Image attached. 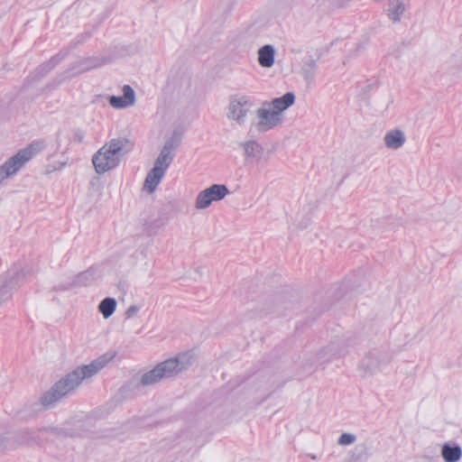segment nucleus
I'll return each instance as SVG.
<instances>
[{
	"label": "nucleus",
	"mask_w": 462,
	"mask_h": 462,
	"mask_svg": "<svg viewBox=\"0 0 462 462\" xmlns=\"http://www.w3.org/2000/svg\"><path fill=\"white\" fill-rule=\"evenodd\" d=\"M110 360L111 357L101 356L88 365L78 366L45 392L41 397V403L46 408L51 407L71 394L83 381L95 376L106 366Z\"/></svg>",
	"instance_id": "1"
},
{
	"label": "nucleus",
	"mask_w": 462,
	"mask_h": 462,
	"mask_svg": "<svg viewBox=\"0 0 462 462\" xmlns=\"http://www.w3.org/2000/svg\"><path fill=\"white\" fill-rule=\"evenodd\" d=\"M295 102V95L292 92H287L280 97H275L270 101H263L258 108L255 109L254 117L250 122L251 131L258 134H265L278 127H281L284 122V112Z\"/></svg>",
	"instance_id": "2"
},
{
	"label": "nucleus",
	"mask_w": 462,
	"mask_h": 462,
	"mask_svg": "<svg viewBox=\"0 0 462 462\" xmlns=\"http://www.w3.org/2000/svg\"><path fill=\"white\" fill-rule=\"evenodd\" d=\"M132 148L131 142L125 137L113 138L106 142L92 156L96 173L102 175L117 168Z\"/></svg>",
	"instance_id": "3"
},
{
	"label": "nucleus",
	"mask_w": 462,
	"mask_h": 462,
	"mask_svg": "<svg viewBox=\"0 0 462 462\" xmlns=\"http://www.w3.org/2000/svg\"><path fill=\"white\" fill-rule=\"evenodd\" d=\"M192 365V355L185 352L157 364L152 369L143 373L139 380L142 386H151L162 380L176 377Z\"/></svg>",
	"instance_id": "4"
},
{
	"label": "nucleus",
	"mask_w": 462,
	"mask_h": 462,
	"mask_svg": "<svg viewBox=\"0 0 462 462\" xmlns=\"http://www.w3.org/2000/svg\"><path fill=\"white\" fill-rule=\"evenodd\" d=\"M39 149L34 144H31L18 151L0 165V187L6 180L14 178L36 155Z\"/></svg>",
	"instance_id": "5"
},
{
	"label": "nucleus",
	"mask_w": 462,
	"mask_h": 462,
	"mask_svg": "<svg viewBox=\"0 0 462 462\" xmlns=\"http://www.w3.org/2000/svg\"><path fill=\"white\" fill-rule=\"evenodd\" d=\"M254 107V99L245 94L230 96L226 107V118L237 125H244Z\"/></svg>",
	"instance_id": "6"
},
{
	"label": "nucleus",
	"mask_w": 462,
	"mask_h": 462,
	"mask_svg": "<svg viewBox=\"0 0 462 462\" xmlns=\"http://www.w3.org/2000/svg\"><path fill=\"white\" fill-rule=\"evenodd\" d=\"M390 362L387 354L378 348L369 349L358 364V373L364 378L371 377L382 371L383 365Z\"/></svg>",
	"instance_id": "7"
},
{
	"label": "nucleus",
	"mask_w": 462,
	"mask_h": 462,
	"mask_svg": "<svg viewBox=\"0 0 462 462\" xmlns=\"http://www.w3.org/2000/svg\"><path fill=\"white\" fill-rule=\"evenodd\" d=\"M230 193L225 184H213L210 187L201 190L196 197L194 206L196 209L202 210L208 208L213 202L219 201Z\"/></svg>",
	"instance_id": "8"
},
{
	"label": "nucleus",
	"mask_w": 462,
	"mask_h": 462,
	"mask_svg": "<svg viewBox=\"0 0 462 462\" xmlns=\"http://www.w3.org/2000/svg\"><path fill=\"white\" fill-rule=\"evenodd\" d=\"M353 345L354 340L350 337L343 336L322 347L318 353V358L322 361H329L333 358L345 356Z\"/></svg>",
	"instance_id": "9"
},
{
	"label": "nucleus",
	"mask_w": 462,
	"mask_h": 462,
	"mask_svg": "<svg viewBox=\"0 0 462 462\" xmlns=\"http://www.w3.org/2000/svg\"><path fill=\"white\" fill-rule=\"evenodd\" d=\"M181 140V135L177 131H174L172 135L166 140L160 154L156 158L153 167L166 172L167 169L174 159V152L179 146Z\"/></svg>",
	"instance_id": "10"
},
{
	"label": "nucleus",
	"mask_w": 462,
	"mask_h": 462,
	"mask_svg": "<svg viewBox=\"0 0 462 462\" xmlns=\"http://www.w3.org/2000/svg\"><path fill=\"white\" fill-rule=\"evenodd\" d=\"M106 62V60L102 58L98 57H90V58H83L76 61L75 65L67 70L63 75L60 76L58 84L62 83L63 81L71 79L72 77L88 71L89 69L100 67Z\"/></svg>",
	"instance_id": "11"
},
{
	"label": "nucleus",
	"mask_w": 462,
	"mask_h": 462,
	"mask_svg": "<svg viewBox=\"0 0 462 462\" xmlns=\"http://www.w3.org/2000/svg\"><path fill=\"white\" fill-rule=\"evenodd\" d=\"M123 96H111L109 105L116 109L126 108L135 104V92L129 85H125L122 88Z\"/></svg>",
	"instance_id": "12"
},
{
	"label": "nucleus",
	"mask_w": 462,
	"mask_h": 462,
	"mask_svg": "<svg viewBox=\"0 0 462 462\" xmlns=\"http://www.w3.org/2000/svg\"><path fill=\"white\" fill-rule=\"evenodd\" d=\"M406 143V135L404 132L399 128L392 129L383 136V143L387 149L399 150Z\"/></svg>",
	"instance_id": "13"
},
{
	"label": "nucleus",
	"mask_w": 462,
	"mask_h": 462,
	"mask_svg": "<svg viewBox=\"0 0 462 462\" xmlns=\"http://www.w3.org/2000/svg\"><path fill=\"white\" fill-rule=\"evenodd\" d=\"M164 175V171L152 167L145 177L143 189L149 194L153 193L157 189L158 185L160 184V182L162 181Z\"/></svg>",
	"instance_id": "14"
},
{
	"label": "nucleus",
	"mask_w": 462,
	"mask_h": 462,
	"mask_svg": "<svg viewBox=\"0 0 462 462\" xmlns=\"http://www.w3.org/2000/svg\"><path fill=\"white\" fill-rule=\"evenodd\" d=\"M244 150V154L247 159H253L260 162L263 159L264 149L256 141L248 140L241 143Z\"/></svg>",
	"instance_id": "15"
},
{
	"label": "nucleus",
	"mask_w": 462,
	"mask_h": 462,
	"mask_svg": "<svg viewBox=\"0 0 462 462\" xmlns=\"http://www.w3.org/2000/svg\"><path fill=\"white\" fill-rule=\"evenodd\" d=\"M408 0H390L388 3L387 15L389 19L396 23L401 21L402 15L406 11Z\"/></svg>",
	"instance_id": "16"
},
{
	"label": "nucleus",
	"mask_w": 462,
	"mask_h": 462,
	"mask_svg": "<svg viewBox=\"0 0 462 462\" xmlns=\"http://www.w3.org/2000/svg\"><path fill=\"white\" fill-rule=\"evenodd\" d=\"M258 62L263 68H271L274 64L275 48L265 44L258 50Z\"/></svg>",
	"instance_id": "17"
},
{
	"label": "nucleus",
	"mask_w": 462,
	"mask_h": 462,
	"mask_svg": "<svg viewBox=\"0 0 462 462\" xmlns=\"http://www.w3.org/2000/svg\"><path fill=\"white\" fill-rule=\"evenodd\" d=\"M393 99L389 92H383L376 97L371 104L374 112L377 114H383L391 106Z\"/></svg>",
	"instance_id": "18"
},
{
	"label": "nucleus",
	"mask_w": 462,
	"mask_h": 462,
	"mask_svg": "<svg viewBox=\"0 0 462 462\" xmlns=\"http://www.w3.org/2000/svg\"><path fill=\"white\" fill-rule=\"evenodd\" d=\"M318 69V60L314 58H309L304 60L300 73L303 79L308 82L311 83L315 78L316 71Z\"/></svg>",
	"instance_id": "19"
},
{
	"label": "nucleus",
	"mask_w": 462,
	"mask_h": 462,
	"mask_svg": "<svg viewBox=\"0 0 462 462\" xmlns=\"http://www.w3.org/2000/svg\"><path fill=\"white\" fill-rule=\"evenodd\" d=\"M441 456L445 462H457L461 458L462 450L458 445L445 444L441 449Z\"/></svg>",
	"instance_id": "20"
},
{
	"label": "nucleus",
	"mask_w": 462,
	"mask_h": 462,
	"mask_svg": "<svg viewBox=\"0 0 462 462\" xmlns=\"http://www.w3.org/2000/svg\"><path fill=\"white\" fill-rule=\"evenodd\" d=\"M117 302L116 299L107 297L102 300L98 304V311L102 314L104 319H109L116 311Z\"/></svg>",
	"instance_id": "21"
},
{
	"label": "nucleus",
	"mask_w": 462,
	"mask_h": 462,
	"mask_svg": "<svg viewBox=\"0 0 462 462\" xmlns=\"http://www.w3.org/2000/svg\"><path fill=\"white\" fill-rule=\"evenodd\" d=\"M8 272H14L15 273V278L14 282H15V287L18 288L24 280L30 275L31 269L27 266H14L10 269Z\"/></svg>",
	"instance_id": "22"
},
{
	"label": "nucleus",
	"mask_w": 462,
	"mask_h": 462,
	"mask_svg": "<svg viewBox=\"0 0 462 462\" xmlns=\"http://www.w3.org/2000/svg\"><path fill=\"white\" fill-rule=\"evenodd\" d=\"M356 435L353 433L344 432L339 436L337 439V444L339 446H349L354 444L356 441Z\"/></svg>",
	"instance_id": "23"
},
{
	"label": "nucleus",
	"mask_w": 462,
	"mask_h": 462,
	"mask_svg": "<svg viewBox=\"0 0 462 462\" xmlns=\"http://www.w3.org/2000/svg\"><path fill=\"white\" fill-rule=\"evenodd\" d=\"M51 428H42L39 429L37 430H25L22 432L23 442H29L30 440H33L35 439V434L39 431H47V430H52Z\"/></svg>",
	"instance_id": "24"
},
{
	"label": "nucleus",
	"mask_w": 462,
	"mask_h": 462,
	"mask_svg": "<svg viewBox=\"0 0 462 462\" xmlns=\"http://www.w3.org/2000/svg\"><path fill=\"white\" fill-rule=\"evenodd\" d=\"M140 310V307L137 306V305H131L129 306L126 310H125V318L126 319H131L133 318L134 316H135Z\"/></svg>",
	"instance_id": "25"
},
{
	"label": "nucleus",
	"mask_w": 462,
	"mask_h": 462,
	"mask_svg": "<svg viewBox=\"0 0 462 462\" xmlns=\"http://www.w3.org/2000/svg\"><path fill=\"white\" fill-rule=\"evenodd\" d=\"M63 57H64L63 55H62L61 57H60V55H57L56 57H53V58L49 61V63H47V64L43 65V66L42 67V69H42V70H43V69H45L47 68V69L49 70V69H52L53 67H55V65H56L60 60H61L63 59Z\"/></svg>",
	"instance_id": "26"
},
{
	"label": "nucleus",
	"mask_w": 462,
	"mask_h": 462,
	"mask_svg": "<svg viewBox=\"0 0 462 462\" xmlns=\"http://www.w3.org/2000/svg\"><path fill=\"white\" fill-rule=\"evenodd\" d=\"M77 137H78L79 142H82L84 135H83V134L79 133V134H77Z\"/></svg>",
	"instance_id": "27"
}]
</instances>
